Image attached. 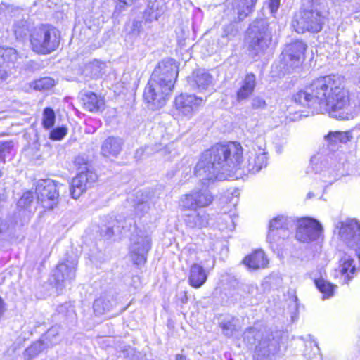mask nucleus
<instances>
[{"label":"nucleus","mask_w":360,"mask_h":360,"mask_svg":"<svg viewBox=\"0 0 360 360\" xmlns=\"http://www.w3.org/2000/svg\"><path fill=\"white\" fill-rule=\"evenodd\" d=\"M291 99L301 108L324 110L341 119L360 113V94H352L344 79L335 74L314 78Z\"/></svg>","instance_id":"1"},{"label":"nucleus","mask_w":360,"mask_h":360,"mask_svg":"<svg viewBox=\"0 0 360 360\" xmlns=\"http://www.w3.org/2000/svg\"><path fill=\"white\" fill-rule=\"evenodd\" d=\"M243 152L241 143L237 141L215 143L201 153L194 169V175L209 180L219 170L242 169Z\"/></svg>","instance_id":"2"},{"label":"nucleus","mask_w":360,"mask_h":360,"mask_svg":"<svg viewBox=\"0 0 360 360\" xmlns=\"http://www.w3.org/2000/svg\"><path fill=\"white\" fill-rule=\"evenodd\" d=\"M179 70L180 64L173 58H165L156 64L142 95L144 103L152 110L165 105L174 90Z\"/></svg>","instance_id":"3"},{"label":"nucleus","mask_w":360,"mask_h":360,"mask_svg":"<svg viewBox=\"0 0 360 360\" xmlns=\"http://www.w3.org/2000/svg\"><path fill=\"white\" fill-rule=\"evenodd\" d=\"M27 31V38L30 50L37 55H49L56 51L61 42V32L54 25L41 23L31 28L25 29L18 26L14 32L16 40L22 41Z\"/></svg>","instance_id":"4"},{"label":"nucleus","mask_w":360,"mask_h":360,"mask_svg":"<svg viewBox=\"0 0 360 360\" xmlns=\"http://www.w3.org/2000/svg\"><path fill=\"white\" fill-rule=\"evenodd\" d=\"M326 18L323 13L317 9L300 8L294 13L290 26L297 34H317L323 30Z\"/></svg>","instance_id":"5"},{"label":"nucleus","mask_w":360,"mask_h":360,"mask_svg":"<svg viewBox=\"0 0 360 360\" xmlns=\"http://www.w3.org/2000/svg\"><path fill=\"white\" fill-rule=\"evenodd\" d=\"M308 46L302 39H295L285 45L281 53V62L287 69L302 68L306 60Z\"/></svg>","instance_id":"6"},{"label":"nucleus","mask_w":360,"mask_h":360,"mask_svg":"<svg viewBox=\"0 0 360 360\" xmlns=\"http://www.w3.org/2000/svg\"><path fill=\"white\" fill-rule=\"evenodd\" d=\"M59 183L51 179L39 180L34 188L37 202L44 211H50L59 203Z\"/></svg>","instance_id":"7"},{"label":"nucleus","mask_w":360,"mask_h":360,"mask_svg":"<svg viewBox=\"0 0 360 360\" xmlns=\"http://www.w3.org/2000/svg\"><path fill=\"white\" fill-rule=\"evenodd\" d=\"M246 37L248 50L255 56L266 50L272 41V36L268 27L258 23L248 27Z\"/></svg>","instance_id":"8"},{"label":"nucleus","mask_w":360,"mask_h":360,"mask_svg":"<svg viewBox=\"0 0 360 360\" xmlns=\"http://www.w3.org/2000/svg\"><path fill=\"white\" fill-rule=\"evenodd\" d=\"M339 239L347 247L360 250V223L355 218L339 221L335 227Z\"/></svg>","instance_id":"9"},{"label":"nucleus","mask_w":360,"mask_h":360,"mask_svg":"<svg viewBox=\"0 0 360 360\" xmlns=\"http://www.w3.org/2000/svg\"><path fill=\"white\" fill-rule=\"evenodd\" d=\"M97 181L96 174L88 167L78 172L70 184V195L74 199H78L86 191L94 186Z\"/></svg>","instance_id":"10"},{"label":"nucleus","mask_w":360,"mask_h":360,"mask_svg":"<svg viewBox=\"0 0 360 360\" xmlns=\"http://www.w3.org/2000/svg\"><path fill=\"white\" fill-rule=\"evenodd\" d=\"M322 232V226L316 219L304 217L297 221L295 238L300 242L315 240Z\"/></svg>","instance_id":"11"},{"label":"nucleus","mask_w":360,"mask_h":360,"mask_svg":"<svg viewBox=\"0 0 360 360\" xmlns=\"http://www.w3.org/2000/svg\"><path fill=\"white\" fill-rule=\"evenodd\" d=\"M214 196L207 189L193 191L183 195L180 201L182 210H196L210 206Z\"/></svg>","instance_id":"12"},{"label":"nucleus","mask_w":360,"mask_h":360,"mask_svg":"<svg viewBox=\"0 0 360 360\" xmlns=\"http://www.w3.org/2000/svg\"><path fill=\"white\" fill-rule=\"evenodd\" d=\"M285 219L281 216L273 218L269 221L267 240L271 248H278L288 238Z\"/></svg>","instance_id":"13"},{"label":"nucleus","mask_w":360,"mask_h":360,"mask_svg":"<svg viewBox=\"0 0 360 360\" xmlns=\"http://www.w3.org/2000/svg\"><path fill=\"white\" fill-rule=\"evenodd\" d=\"M206 100L195 94H181L175 97L174 106L183 115L191 116L204 105Z\"/></svg>","instance_id":"14"},{"label":"nucleus","mask_w":360,"mask_h":360,"mask_svg":"<svg viewBox=\"0 0 360 360\" xmlns=\"http://www.w3.org/2000/svg\"><path fill=\"white\" fill-rule=\"evenodd\" d=\"M79 103L84 110L91 113H102L106 108L105 96L94 91L82 93Z\"/></svg>","instance_id":"15"},{"label":"nucleus","mask_w":360,"mask_h":360,"mask_svg":"<svg viewBox=\"0 0 360 360\" xmlns=\"http://www.w3.org/2000/svg\"><path fill=\"white\" fill-rule=\"evenodd\" d=\"M134 245L135 248L129 254L133 264L139 269L147 262L148 254L152 247L151 239L148 236H146L141 242H136Z\"/></svg>","instance_id":"16"},{"label":"nucleus","mask_w":360,"mask_h":360,"mask_svg":"<svg viewBox=\"0 0 360 360\" xmlns=\"http://www.w3.org/2000/svg\"><path fill=\"white\" fill-rule=\"evenodd\" d=\"M356 268L354 260L350 256L344 255L338 261V266L335 269V278H342L345 283H347L353 278Z\"/></svg>","instance_id":"17"},{"label":"nucleus","mask_w":360,"mask_h":360,"mask_svg":"<svg viewBox=\"0 0 360 360\" xmlns=\"http://www.w3.org/2000/svg\"><path fill=\"white\" fill-rule=\"evenodd\" d=\"M208 275V271L202 264L193 263L188 270V283L191 287L198 289L205 284Z\"/></svg>","instance_id":"18"},{"label":"nucleus","mask_w":360,"mask_h":360,"mask_svg":"<svg viewBox=\"0 0 360 360\" xmlns=\"http://www.w3.org/2000/svg\"><path fill=\"white\" fill-rule=\"evenodd\" d=\"M242 264L249 269L258 270L268 266L269 259L264 250L256 249L243 257Z\"/></svg>","instance_id":"19"},{"label":"nucleus","mask_w":360,"mask_h":360,"mask_svg":"<svg viewBox=\"0 0 360 360\" xmlns=\"http://www.w3.org/2000/svg\"><path fill=\"white\" fill-rule=\"evenodd\" d=\"M55 334L51 335L46 333L44 335L42 338L32 342L24 352V356L27 360H31L39 354L42 353L50 345H56V342L51 340V337H55Z\"/></svg>","instance_id":"20"},{"label":"nucleus","mask_w":360,"mask_h":360,"mask_svg":"<svg viewBox=\"0 0 360 360\" xmlns=\"http://www.w3.org/2000/svg\"><path fill=\"white\" fill-rule=\"evenodd\" d=\"M256 86V76L252 72L247 73L236 93L238 102L247 100L254 92Z\"/></svg>","instance_id":"21"},{"label":"nucleus","mask_w":360,"mask_h":360,"mask_svg":"<svg viewBox=\"0 0 360 360\" xmlns=\"http://www.w3.org/2000/svg\"><path fill=\"white\" fill-rule=\"evenodd\" d=\"M122 150L120 139L115 136H108L103 142L101 151L105 157H115Z\"/></svg>","instance_id":"22"},{"label":"nucleus","mask_w":360,"mask_h":360,"mask_svg":"<svg viewBox=\"0 0 360 360\" xmlns=\"http://www.w3.org/2000/svg\"><path fill=\"white\" fill-rule=\"evenodd\" d=\"M53 276L56 285H59L67 279L75 277L74 271L65 262L58 263L53 271Z\"/></svg>","instance_id":"23"},{"label":"nucleus","mask_w":360,"mask_h":360,"mask_svg":"<svg viewBox=\"0 0 360 360\" xmlns=\"http://www.w3.org/2000/svg\"><path fill=\"white\" fill-rule=\"evenodd\" d=\"M314 283L316 288L322 294L323 299H329L334 295L337 288L336 285L323 278H315Z\"/></svg>","instance_id":"24"},{"label":"nucleus","mask_w":360,"mask_h":360,"mask_svg":"<svg viewBox=\"0 0 360 360\" xmlns=\"http://www.w3.org/2000/svg\"><path fill=\"white\" fill-rule=\"evenodd\" d=\"M192 81L198 89H205L212 84V77L207 72L197 70L192 75Z\"/></svg>","instance_id":"25"},{"label":"nucleus","mask_w":360,"mask_h":360,"mask_svg":"<svg viewBox=\"0 0 360 360\" xmlns=\"http://www.w3.org/2000/svg\"><path fill=\"white\" fill-rule=\"evenodd\" d=\"M56 85L55 80L50 77H41L31 83V87L36 91H47Z\"/></svg>","instance_id":"26"},{"label":"nucleus","mask_w":360,"mask_h":360,"mask_svg":"<svg viewBox=\"0 0 360 360\" xmlns=\"http://www.w3.org/2000/svg\"><path fill=\"white\" fill-rule=\"evenodd\" d=\"M56 120L55 112L51 108L46 107L43 110L41 118V126L43 129L50 130L54 127Z\"/></svg>","instance_id":"27"},{"label":"nucleus","mask_w":360,"mask_h":360,"mask_svg":"<svg viewBox=\"0 0 360 360\" xmlns=\"http://www.w3.org/2000/svg\"><path fill=\"white\" fill-rule=\"evenodd\" d=\"M257 0H240L237 5L238 18L239 20H243L248 13L252 11Z\"/></svg>","instance_id":"28"},{"label":"nucleus","mask_w":360,"mask_h":360,"mask_svg":"<svg viewBox=\"0 0 360 360\" xmlns=\"http://www.w3.org/2000/svg\"><path fill=\"white\" fill-rule=\"evenodd\" d=\"M326 139L332 144L346 143L350 140L351 136L348 131H330Z\"/></svg>","instance_id":"29"},{"label":"nucleus","mask_w":360,"mask_h":360,"mask_svg":"<svg viewBox=\"0 0 360 360\" xmlns=\"http://www.w3.org/2000/svg\"><path fill=\"white\" fill-rule=\"evenodd\" d=\"M67 126L62 125L50 129L49 134V139L52 141H60L68 134Z\"/></svg>","instance_id":"30"},{"label":"nucleus","mask_w":360,"mask_h":360,"mask_svg":"<svg viewBox=\"0 0 360 360\" xmlns=\"http://www.w3.org/2000/svg\"><path fill=\"white\" fill-rule=\"evenodd\" d=\"M0 56L4 62H10L17 58V51L11 47L0 46Z\"/></svg>","instance_id":"31"},{"label":"nucleus","mask_w":360,"mask_h":360,"mask_svg":"<svg viewBox=\"0 0 360 360\" xmlns=\"http://www.w3.org/2000/svg\"><path fill=\"white\" fill-rule=\"evenodd\" d=\"M13 148L11 141H0V163L6 162V155L9 154Z\"/></svg>","instance_id":"32"},{"label":"nucleus","mask_w":360,"mask_h":360,"mask_svg":"<svg viewBox=\"0 0 360 360\" xmlns=\"http://www.w3.org/2000/svg\"><path fill=\"white\" fill-rule=\"evenodd\" d=\"M34 200V194L32 191H25L19 199L20 206L23 207H29Z\"/></svg>","instance_id":"33"},{"label":"nucleus","mask_w":360,"mask_h":360,"mask_svg":"<svg viewBox=\"0 0 360 360\" xmlns=\"http://www.w3.org/2000/svg\"><path fill=\"white\" fill-rule=\"evenodd\" d=\"M266 101L260 97H255L251 103V107L253 109H263L266 107Z\"/></svg>","instance_id":"34"},{"label":"nucleus","mask_w":360,"mask_h":360,"mask_svg":"<svg viewBox=\"0 0 360 360\" xmlns=\"http://www.w3.org/2000/svg\"><path fill=\"white\" fill-rule=\"evenodd\" d=\"M260 157L259 155L255 156L253 158L254 164H252L251 162H249L248 165V171H253V172H257L260 170L262 167V164H257L256 161L259 160Z\"/></svg>","instance_id":"35"},{"label":"nucleus","mask_w":360,"mask_h":360,"mask_svg":"<svg viewBox=\"0 0 360 360\" xmlns=\"http://www.w3.org/2000/svg\"><path fill=\"white\" fill-rule=\"evenodd\" d=\"M118 1V8L120 11H122L126 8V7L132 5L136 0H117Z\"/></svg>","instance_id":"36"},{"label":"nucleus","mask_w":360,"mask_h":360,"mask_svg":"<svg viewBox=\"0 0 360 360\" xmlns=\"http://www.w3.org/2000/svg\"><path fill=\"white\" fill-rule=\"evenodd\" d=\"M281 0H269V7L271 12H276L279 6Z\"/></svg>","instance_id":"37"},{"label":"nucleus","mask_w":360,"mask_h":360,"mask_svg":"<svg viewBox=\"0 0 360 360\" xmlns=\"http://www.w3.org/2000/svg\"><path fill=\"white\" fill-rule=\"evenodd\" d=\"M188 300V292L186 291L182 292V293L177 297V302L180 304H186Z\"/></svg>","instance_id":"38"},{"label":"nucleus","mask_w":360,"mask_h":360,"mask_svg":"<svg viewBox=\"0 0 360 360\" xmlns=\"http://www.w3.org/2000/svg\"><path fill=\"white\" fill-rule=\"evenodd\" d=\"M105 234L108 236V237H111L114 235V229L112 227H109L106 229L105 231Z\"/></svg>","instance_id":"39"},{"label":"nucleus","mask_w":360,"mask_h":360,"mask_svg":"<svg viewBox=\"0 0 360 360\" xmlns=\"http://www.w3.org/2000/svg\"><path fill=\"white\" fill-rule=\"evenodd\" d=\"M175 359L176 360H186V358L184 355L179 354L176 355Z\"/></svg>","instance_id":"40"},{"label":"nucleus","mask_w":360,"mask_h":360,"mask_svg":"<svg viewBox=\"0 0 360 360\" xmlns=\"http://www.w3.org/2000/svg\"><path fill=\"white\" fill-rule=\"evenodd\" d=\"M221 328L223 330H228L229 328V323H224V324H222Z\"/></svg>","instance_id":"41"},{"label":"nucleus","mask_w":360,"mask_h":360,"mask_svg":"<svg viewBox=\"0 0 360 360\" xmlns=\"http://www.w3.org/2000/svg\"><path fill=\"white\" fill-rule=\"evenodd\" d=\"M6 225V224L4 222H3L2 221H0V226H4Z\"/></svg>","instance_id":"42"},{"label":"nucleus","mask_w":360,"mask_h":360,"mask_svg":"<svg viewBox=\"0 0 360 360\" xmlns=\"http://www.w3.org/2000/svg\"><path fill=\"white\" fill-rule=\"evenodd\" d=\"M2 176H3V172L0 169V179H1Z\"/></svg>","instance_id":"43"},{"label":"nucleus","mask_w":360,"mask_h":360,"mask_svg":"<svg viewBox=\"0 0 360 360\" xmlns=\"http://www.w3.org/2000/svg\"><path fill=\"white\" fill-rule=\"evenodd\" d=\"M3 232H4V229H0V233H1Z\"/></svg>","instance_id":"44"}]
</instances>
